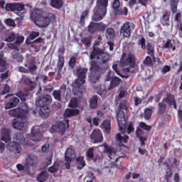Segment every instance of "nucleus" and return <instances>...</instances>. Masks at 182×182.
<instances>
[{"mask_svg":"<svg viewBox=\"0 0 182 182\" xmlns=\"http://www.w3.org/2000/svg\"><path fill=\"white\" fill-rule=\"evenodd\" d=\"M42 133H43V128L42 127L36 126L31 129V141L26 142L25 137L20 132L15 133L13 136V141L8 145V149L15 153L19 154L22 151L21 144H28V146H33L36 141H41L42 139Z\"/></svg>","mask_w":182,"mask_h":182,"instance_id":"f257e3e1","label":"nucleus"},{"mask_svg":"<svg viewBox=\"0 0 182 182\" xmlns=\"http://www.w3.org/2000/svg\"><path fill=\"white\" fill-rule=\"evenodd\" d=\"M28 113L29 107L26 103H23L21 107L13 109L9 112L10 116L17 117L11 122L14 129H16V130H26L28 127L26 117H28Z\"/></svg>","mask_w":182,"mask_h":182,"instance_id":"f03ea898","label":"nucleus"},{"mask_svg":"<svg viewBox=\"0 0 182 182\" xmlns=\"http://www.w3.org/2000/svg\"><path fill=\"white\" fill-rule=\"evenodd\" d=\"M118 126L119 130L122 132L120 134H117L116 140L119 144H123V143H127L129 141V136L126 135L130 134L134 132V128L133 127V123L129 122L126 124V119L124 118V112L119 110L117 114Z\"/></svg>","mask_w":182,"mask_h":182,"instance_id":"7ed1b4c3","label":"nucleus"},{"mask_svg":"<svg viewBox=\"0 0 182 182\" xmlns=\"http://www.w3.org/2000/svg\"><path fill=\"white\" fill-rule=\"evenodd\" d=\"M55 18V16L50 14L48 16H43L41 14V10L36 9H34L31 14V19L33 21L37 26L40 28H46L50 24V17Z\"/></svg>","mask_w":182,"mask_h":182,"instance_id":"20e7f679","label":"nucleus"},{"mask_svg":"<svg viewBox=\"0 0 182 182\" xmlns=\"http://www.w3.org/2000/svg\"><path fill=\"white\" fill-rule=\"evenodd\" d=\"M119 65L123 68V70L125 73H133L134 68V55L132 53L122 54Z\"/></svg>","mask_w":182,"mask_h":182,"instance_id":"39448f33","label":"nucleus"},{"mask_svg":"<svg viewBox=\"0 0 182 182\" xmlns=\"http://www.w3.org/2000/svg\"><path fill=\"white\" fill-rule=\"evenodd\" d=\"M108 0H97V6L94 9L92 21H102L106 15Z\"/></svg>","mask_w":182,"mask_h":182,"instance_id":"423d86ee","label":"nucleus"},{"mask_svg":"<svg viewBox=\"0 0 182 182\" xmlns=\"http://www.w3.org/2000/svg\"><path fill=\"white\" fill-rule=\"evenodd\" d=\"M90 59H96L99 63H106L109 62L110 59V55L107 54V52L103 51V50L94 47L91 54L90 55Z\"/></svg>","mask_w":182,"mask_h":182,"instance_id":"0eeeda50","label":"nucleus"},{"mask_svg":"<svg viewBox=\"0 0 182 182\" xmlns=\"http://www.w3.org/2000/svg\"><path fill=\"white\" fill-rule=\"evenodd\" d=\"M100 147H104L105 149L104 151L105 153L107 154L109 160H111V163H112V166H114V163H116V161H117L119 159H122V157H123L119 155L120 152L114 150V148L113 147H111L107 145H101L100 146Z\"/></svg>","mask_w":182,"mask_h":182,"instance_id":"6e6552de","label":"nucleus"},{"mask_svg":"<svg viewBox=\"0 0 182 182\" xmlns=\"http://www.w3.org/2000/svg\"><path fill=\"white\" fill-rule=\"evenodd\" d=\"M102 75L100 73V68H99V65L97 62L95 60H92L91 62V68H90V81L91 83H96L99 78Z\"/></svg>","mask_w":182,"mask_h":182,"instance_id":"1a4fd4ad","label":"nucleus"},{"mask_svg":"<svg viewBox=\"0 0 182 182\" xmlns=\"http://www.w3.org/2000/svg\"><path fill=\"white\" fill-rule=\"evenodd\" d=\"M69 127V120H64L53 124L50 130V133H59V134H64L66 129Z\"/></svg>","mask_w":182,"mask_h":182,"instance_id":"9d476101","label":"nucleus"},{"mask_svg":"<svg viewBox=\"0 0 182 182\" xmlns=\"http://www.w3.org/2000/svg\"><path fill=\"white\" fill-rule=\"evenodd\" d=\"M122 80H120L117 77H113L108 88H106L105 85H102L98 87H95V90L97 92L98 95H102L100 92H107V90H112V89H114V87H117L120 85Z\"/></svg>","mask_w":182,"mask_h":182,"instance_id":"9b49d317","label":"nucleus"},{"mask_svg":"<svg viewBox=\"0 0 182 182\" xmlns=\"http://www.w3.org/2000/svg\"><path fill=\"white\" fill-rule=\"evenodd\" d=\"M86 73H87V69L86 68H79L76 72V75L78 79L75 80L74 83V87L75 89H80V86L84 85L86 79Z\"/></svg>","mask_w":182,"mask_h":182,"instance_id":"f8f14e48","label":"nucleus"},{"mask_svg":"<svg viewBox=\"0 0 182 182\" xmlns=\"http://www.w3.org/2000/svg\"><path fill=\"white\" fill-rule=\"evenodd\" d=\"M75 159H76L75 151L72 147L68 148L65 153V166L66 168H70V163H72V160H74Z\"/></svg>","mask_w":182,"mask_h":182,"instance_id":"ddd939ff","label":"nucleus"},{"mask_svg":"<svg viewBox=\"0 0 182 182\" xmlns=\"http://www.w3.org/2000/svg\"><path fill=\"white\" fill-rule=\"evenodd\" d=\"M164 102L170 105L171 106H173L174 109H177V105L176 104L174 96L169 95L164 100L163 103L159 104V113H163L166 110V104H164Z\"/></svg>","mask_w":182,"mask_h":182,"instance_id":"4468645a","label":"nucleus"},{"mask_svg":"<svg viewBox=\"0 0 182 182\" xmlns=\"http://www.w3.org/2000/svg\"><path fill=\"white\" fill-rule=\"evenodd\" d=\"M38 163L39 158H38V156L31 154L26 159L24 166L26 168H29V167H36Z\"/></svg>","mask_w":182,"mask_h":182,"instance_id":"2eb2a0df","label":"nucleus"},{"mask_svg":"<svg viewBox=\"0 0 182 182\" xmlns=\"http://www.w3.org/2000/svg\"><path fill=\"white\" fill-rule=\"evenodd\" d=\"M133 29H134V24L132 23H126L121 27L120 33L124 38H130Z\"/></svg>","mask_w":182,"mask_h":182,"instance_id":"dca6fc26","label":"nucleus"},{"mask_svg":"<svg viewBox=\"0 0 182 182\" xmlns=\"http://www.w3.org/2000/svg\"><path fill=\"white\" fill-rule=\"evenodd\" d=\"M50 103H52V97L48 95L38 97L36 101V106H46V105H50Z\"/></svg>","mask_w":182,"mask_h":182,"instance_id":"f3484780","label":"nucleus"},{"mask_svg":"<svg viewBox=\"0 0 182 182\" xmlns=\"http://www.w3.org/2000/svg\"><path fill=\"white\" fill-rule=\"evenodd\" d=\"M91 140L92 143H100L103 141V135H102V132H100V129L94 130L91 134Z\"/></svg>","mask_w":182,"mask_h":182,"instance_id":"a211bd4d","label":"nucleus"},{"mask_svg":"<svg viewBox=\"0 0 182 182\" xmlns=\"http://www.w3.org/2000/svg\"><path fill=\"white\" fill-rule=\"evenodd\" d=\"M11 131L8 129H1V140L5 141V143H8V141H11Z\"/></svg>","mask_w":182,"mask_h":182,"instance_id":"6ab92c4d","label":"nucleus"},{"mask_svg":"<svg viewBox=\"0 0 182 182\" xmlns=\"http://www.w3.org/2000/svg\"><path fill=\"white\" fill-rule=\"evenodd\" d=\"M19 103V99L16 97H12L10 102L6 103L5 109L8 110V109H12V107H15L16 105Z\"/></svg>","mask_w":182,"mask_h":182,"instance_id":"aec40b11","label":"nucleus"},{"mask_svg":"<svg viewBox=\"0 0 182 182\" xmlns=\"http://www.w3.org/2000/svg\"><path fill=\"white\" fill-rule=\"evenodd\" d=\"M40 107L39 114L41 117H48L49 116V113L50 111L49 110V107L46 105L38 106Z\"/></svg>","mask_w":182,"mask_h":182,"instance_id":"412c9836","label":"nucleus"},{"mask_svg":"<svg viewBox=\"0 0 182 182\" xmlns=\"http://www.w3.org/2000/svg\"><path fill=\"white\" fill-rule=\"evenodd\" d=\"M136 137L139 139L141 146H144L145 144L144 141L147 140V138H146V136H143L144 132H143V130L140 129V127L136 128Z\"/></svg>","mask_w":182,"mask_h":182,"instance_id":"4be33fe9","label":"nucleus"},{"mask_svg":"<svg viewBox=\"0 0 182 182\" xmlns=\"http://www.w3.org/2000/svg\"><path fill=\"white\" fill-rule=\"evenodd\" d=\"M110 124H111L110 120H105L101 124V128L103 129L104 132L107 134H110V130H111Z\"/></svg>","mask_w":182,"mask_h":182,"instance_id":"5701e85b","label":"nucleus"},{"mask_svg":"<svg viewBox=\"0 0 182 182\" xmlns=\"http://www.w3.org/2000/svg\"><path fill=\"white\" fill-rule=\"evenodd\" d=\"M50 5L55 9H60L63 6V1L62 0H50Z\"/></svg>","mask_w":182,"mask_h":182,"instance_id":"b1692460","label":"nucleus"},{"mask_svg":"<svg viewBox=\"0 0 182 182\" xmlns=\"http://www.w3.org/2000/svg\"><path fill=\"white\" fill-rule=\"evenodd\" d=\"M79 114V110L67 109L64 114L65 117H71L72 116H77Z\"/></svg>","mask_w":182,"mask_h":182,"instance_id":"393cba45","label":"nucleus"},{"mask_svg":"<svg viewBox=\"0 0 182 182\" xmlns=\"http://www.w3.org/2000/svg\"><path fill=\"white\" fill-rule=\"evenodd\" d=\"M25 68L28 69L30 72H33V70H36L38 67L36 66V63L35 61H29L25 64Z\"/></svg>","mask_w":182,"mask_h":182,"instance_id":"a878e982","label":"nucleus"},{"mask_svg":"<svg viewBox=\"0 0 182 182\" xmlns=\"http://www.w3.org/2000/svg\"><path fill=\"white\" fill-rule=\"evenodd\" d=\"M85 166L86 163L85 162L83 156H80L77 159V168H78V170H82Z\"/></svg>","mask_w":182,"mask_h":182,"instance_id":"bb28decb","label":"nucleus"},{"mask_svg":"<svg viewBox=\"0 0 182 182\" xmlns=\"http://www.w3.org/2000/svg\"><path fill=\"white\" fill-rule=\"evenodd\" d=\"M38 36H39V32H36V31H33L29 38L26 39V43L27 45H29V43H33V39H35V38H38Z\"/></svg>","mask_w":182,"mask_h":182,"instance_id":"cd10ccee","label":"nucleus"},{"mask_svg":"<svg viewBox=\"0 0 182 182\" xmlns=\"http://www.w3.org/2000/svg\"><path fill=\"white\" fill-rule=\"evenodd\" d=\"M6 70V60L4 58L2 54H0V72H5Z\"/></svg>","mask_w":182,"mask_h":182,"instance_id":"c85d7f7f","label":"nucleus"},{"mask_svg":"<svg viewBox=\"0 0 182 182\" xmlns=\"http://www.w3.org/2000/svg\"><path fill=\"white\" fill-rule=\"evenodd\" d=\"M115 35L116 34L113 28H109L106 30L105 37L107 38V39L112 40L113 39V38H114Z\"/></svg>","mask_w":182,"mask_h":182,"instance_id":"c756f323","label":"nucleus"},{"mask_svg":"<svg viewBox=\"0 0 182 182\" xmlns=\"http://www.w3.org/2000/svg\"><path fill=\"white\" fill-rule=\"evenodd\" d=\"M48 180V172L43 171L37 176V181L38 182H43Z\"/></svg>","mask_w":182,"mask_h":182,"instance_id":"7c9ffc66","label":"nucleus"},{"mask_svg":"<svg viewBox=\"0 0 182 182\" xmlns=\"http://www.w3.org/2000/svg\"><path fill=\"white\" fill-rule=\"evenodd\" d=\"M90 106L92 109L97 107V96H92L90 100Z\"/></svg>","mask_w":182,"mask_h":182,"instance_id":"2f4dec72","label":"nucleus"},{"mask_svg":"<svg viewBox=\"0 0 182 182\" xmlns=\"http://www.w3.org/2000/svg\"><path fill=\"white\" fill-rule=\"evenodd\" d=\"M178 1L180 0H171V6L173 14L177 12V4H178Z\"/></svg>","mask_w":182,"mask_h":182,"instance_id":"473e14b6","label":"nucleus"},{"mask_svg":"<svg viewBox=\"0 0 182 182\" xmlns=\"http://www.w3.org/2000/svg\"><path fill=\"white\" fill-rule=\"evenodd\" d=\"M59 170V164L58 162H55L53 166H50L48 168L49 173H56Z\"/></svg>","mask_w":182,"mask_h":182,"instance_id":"72a5a7b5","label":"nucleus"},{"mask_svg":"<svg viewBox=\"0 0 182 182\" xmlns=\"http://www.w3.org/2000/svg\"><path fill=\"white\" fill-rule=\"evenodd\" d=\"M23 82L28 86H30L31 89H35L36 87V83L32 82L29 78H24Z\"/></svg>","mask_w":182,"mask_h":182,"instance_id":"f704fd0d","label":"nucleus"},{"mask_svg":"<svg viewBox=\"0 0 182 182\" xmlns=\"http://www.w3.org/2000/svg\"><path fill=\"white\" fill-rule=\"evenodd\" d=\"M63 66H65V59L63 57H59L58 62V68L60 72L62 69H63Z\"/></svg>","mask_w":182,"mask_h":182,"instance_id":"c9c22d12","label":"nucleus"},{"mask_svg":"<svg viewBox=\"0 0 182 182\" xmlns=\"http://www.w3.org/2000/svg\"><path fill=\"white\" fill-rule=\"evenodd\" d=\"M97 24L96 23H91L90 25L88 26V31L90 32V33H95V32H97Z\"/></svg>","mask_w":182,"mask_h":182,"instance_id":"e433bc0d","label":"nucleus"},{"mask_svg":"<svg viewBox=\"0 0 182 182\" xmlns=\"http://www.w3.org/2000/svg\"><path fill=\"white\" fill-rule=\"evenodd\" d=\"M16 39V34L14 33H10L9 35L6 38V42H14Z\"/></svg>","mask_w":182,"mask_h":182,"instance_id":"4c0bfd02","label":"nucleus"},{"mask_svg":"<svg viewBox=\"0 0 182 182\" xmlns=\"http://www.w3.org/2000/svg\"><path fill=\"white\" fill-rule=\"evenodd\" d=\"M97 25V31H99L100 32H103L106 28H107V26L104 24L103 23H96Z\"/></svg>","mask_w":182,"mask_h":182,"instance_id":"58836bf2","label":"nucleus"},{"mask_svg":"<svg viewBox=\"0 0 182 182\" xmlns=\"http://www.w3.org/2000/svg\"><path fill=\"white\" fill-rule=\"evenodd\" d=\"M12 56L14 59H16V60H17V62H22V60H23V57H22V55H21V54H19L18 53H13Z\"/></svg>","mask_w":182,"mask_h":182,"instance_id":"ea45409f","label":"nucleus"},{"mask_svg":"<svg viewBox=\"0 0 182 182\" xmlns=\"http://www.w3.org/2000/svg\"><path fill=\"white\" fill-rule=\"evenodd\" d=\"M151 109L146 108L144 111V117L146 120H149L151 117Z\"/></svg>","mask_w":182,"mask_h":182,"instance_id":"a19ab883","label":"nucleus"},{"mask_svg":"<svg viewBox=\"0 0 182 182\" xmlns=\"http://www.w3.org/2000/svg\"><path fill=\"white\" fill-rule=\"evenodd\" d=\"M112 8H113V9H114L116 14H117V12L119 11V8H120V1L115 0L113 2Z\"/></svg>","mask_w":182,"mask_h":182,"instance_id":"79ce46f5","label":"nucleus"},{"mask_svg":"<svg viewBox=\"0 0 182 182\" xmlns=\"http://www.w3.org/2000/svg\"><path fill=\"white\" fill-rule=\"evenodd\" d=\"M60 93H62V91H60V90H54L53 93L54 98L56 100H58V102H60V99H61Z\"/></svg>","mask_w":182,"mask_h":182,"instance_id":"37998d69","label":"nucleus"},{"mask_svg":"<svg viewBox=\"0 0 182 182\" xmlns=\"http://www.w3.org/2000/svg\"><path fill=\"white\" fill-rule=\"evenodd\" d=\"M25 6L20 3H14V11H23Z\"/></svg>","mask_w":182,"mask_h":182,"instance_id":"c03bdc74","label":"nucleus"},{"mask_svg":"<svg viewBox=\"0 0 182 182\" xmlns=\"http://www.w3.org/2000/svg\"><path fill=\"white\" fill-rule=\"evenodd\" d=\"M36 80H37V82H42L43 83H46V82L48 81V77L45 75H38V77H36Z\"/></svg>","mask_w":182,"mask_h":182,"instance_id":"a18cd8bd","label":"nucleus"},{"mask_svg":"<svg viewBox=\"0 0 182 182\" xmlns=\"http://www.w3.org/2000/svg\"><path fill=\"white\" fill-rule=\"evenodd\" d=\"M5 9L8 11H15V3L6 4Z\"/></svg>","mask_w":182,"mask_h":182,"instance_id":"49530a36","label":"nucleus"},{"mask_svg":"<svg viewBox=\"0 0 182 182\" xmlns=\"http://www.w3.org/2000/svg\"><path fill=\"white\" fill-rule=\"evenodd\" d=\"M140 129H143L144 130H147L148 132L151 129V127L146 124L144 122H140L139 124Z\"/></svg>","mask_w":182,"mask_h":182,"instance_id":"de8ad7c7","label":"nucleus"},{"mask_svg":"<svg viewBox=\"0 0 182 182\" xmlns=\"http://www.w3.org/2000/svg\"><path fill=\"white\" fill-rule=\"evenodd\" d=\"M120 109H122V110H127V109H129V102H127V101L121 102Z\"/></svg>","mask_w":182,"mask_h":182,"instance_id":"09e8293b","label":"nucleus"},{"mask_svg":"<svg viewBox=\"0 0 182 182\" xmlns=\"http://www.w3.org/2000/svg\"><path fill=\"white\" fill-rule=\"evenodd\" d=\"M164 48H168L169 49H172V50H176V47L173 46L171 44V41L168 40L166 44L164 45Z\"/></svg>","mask_w":182,"mask_h":182,"instance_id":"8fccbe9b","label":"nucleus"},{"mask_svg":"<svg viewBox=\"0 0 182 182\" xmlns=\"http://www.w3.org/2000/svg\"><path fill=\"white\" fill-rule=\"evenodd\" d=\"M70 107H77V99L73 98L70 102Z\"/></svg>","mask_w":182,"mask_h":182,"instance_id":"3c124183","label":"nucleus"},{"mask_svg":"<svg viewBox=\"0 0 182 182\" xmlns=\"http://www.w3.org/2000/svg\"><path fill=\"white\" fill-rule=\"evenodd\" d=\"M147 50H148V54L150 55L151 56H153V53L154 52V47H153L150 43H148Z\"/></svg>","mask_w":182,"mask_h":182,"instance_id":"603ef678","label":"nucleus"},{"mask_svg":"<svg viewBox=\"0 0 182 182\" xmlns=\"http://www.w3.org/2000/svg\"><path fill=\"white\" fill-rule=\"evenodd\" d=\"M144 63L148 66H151V65H153V60H151V58L149 56H147L144 60Z\"/></svg>","mask_w":182,"mask_h":182,"instance_id":"864d4df0","label":"nucleus"},{"mask_svg":"<svg viewBox=\"0 0 182 182\" xmlns=\"http://www.w3.org/2000/svg\"><path fill=\"white\" fill-rule=\"evenodd\" d=\"M171 176H173V172H171V169H168L165 174L164 178L166 180H170V178H171Z\"/></svg>","mask_w":182,"mask_h":182,"instance_id":"5fc2aeb1","label":"nucleus"},{"mask_svg":"<svg viewBox=\"0 0 182 182\" xmlns=\"http://www.w3.org/2000/svg\"><path fill=\"white\" fill-rule=\"evenodd\" d=\"M16 43H17L18 46H19V45H21V43H22V42H23V41H25V38L23 36H16Z\"/></svg>","mask_w":182,"mask_h":182,"instance_id":"6e6d98bb","label":"nucleus"},{"mask_svg":"<svg viewBox=\"0 0 182 182\" xmlns=\"http://www.w3.org/2000/svg\"><path fill=\"white\" fill-rule=\"evenodd\" d=\"M116 15H127V8L124 7L121 10H118V12L116 13Z\"/></svg>","mask_w":182,"mask_h":182,"instance_id":"4d7b16f0","label":"nucleus"},{"mask_svg":"<svg viewBox=\"0 0 182 182\" xmlns=\"http://www.w3.org/2000/svg\"><path fill=\"white\" fill-rule=\"evenodd\" d=\"M5 23L9 26H13V28H15V21H14L12 19L8 18L5 21Z\"/></svg>","mask_w":182,"mask_h":182,"instance_id":"13d9d810","label":"nucleus"},{"mask_svg":"<svg viewBox=\"0 0 182 182\" xmlns=\"http://www.w3.org/2000/svg\"><path fill=\"white\" fill-rule=\"evenodd\" d=\"M139 45H140L141 49L144 50V49H146V40L143 38H141V40L139 41Z\"/></svg>","mask_w":182,"mask_h":182,"instance_id":"bf43d9fd","label":"nucleus"},{"mask_svg":"<svg viewBox=\"0 0 182 182\" xmlns=\"http://www.w3.org/2000/svg\"><path fill=\"white\" fill-rule=\"evenodd\" d=\"M8 48H9V49H18V44L16 43V42L15 43H9L7 44Z\"/></svg>","mask_w":182,"mask_h":182,"instance_id":"052dcab7","label":"nucleus"},{"mask_svg":"<svg viewBox=\"0 0 182 182\" xmlns=\"http://www.w3.org/2000/svg\"><path fill=\"white\" fill-rule=\"evenodd\" d=\"M90 39H92V38L90 37H86L84 38L81 40V41L82 42V43H84L85 45H90Z\"/></svg>","mask_w":182,"mask_h":182,"instance_id":"680f3d73","label":"nucleus"},{"mask_svg":"<svg viewBox=\"0 0 182 182\" xmlns=\"http://www.w3.org/2000/svg\"><path fill=\"white\" fill-rule=\"evenodd\" d=\"M87 16V11H85L80 17V23H85V18Z\"/></svg>","mask_w":182,"mask_h":182,"instance_id":"e2e57ef3","label":"nucleus"},{"mask_svg":"<svg viewBox=\"0 0 182 182\" xmlns=\"http://www.w3.org/2000/svg\"><path fill=\"white\" fill-rule=\"evenodd\" d=\"M168 19H170V14H168V13H166L165 14H164L161 21L162 22H166L167 23Z\"/></svg>","mask_w":182,"mask_h":182,"instance_id":"0e129e2a","label":"nucleus"},{"mask_svg":"<svg viewBox=\"0 0 182 182\" xmlns=\"http://www.w3.org/2000/svg\"><path fill=\"white\" fill-rule=\"evenodd\" d=\"M124 95H126V90H124V89L123 88L119 89V93L118 95V97L119 99H122V97H124Z\"/></svg>","mask_w":182,"mask_h":182,"instance_id":"69168bd1","label":"nucleus"},{"mask_svg":"<svg viewBox=\"0 0 182 182\" xmlns=\"http://www.w3.org/2000/svg\"><path fill=\"white\" fill-rule=\"evenodd\" d=\"M87 157H89V159H93V148L90 149L87 151Z\"/></svg>","mask_w":182,"mask_h":182,"instance_id":"338daca9","label":"nucleus"},{"mask_svg":"<svg viewBox=\"0 0 182 182\" xmlns=\"http://www.w3.org/2000/svg\"><path fill=\"white\" fill-rule=\"evenodd\" d=\"M9 90H10L9 86L6 85L4 87V90L1 92V95H6V93H9Z\"/></svg>","mask_w":182,"mask_h":182,"instance_id":"774afa93","label":"nucleus"}]
</instances>
